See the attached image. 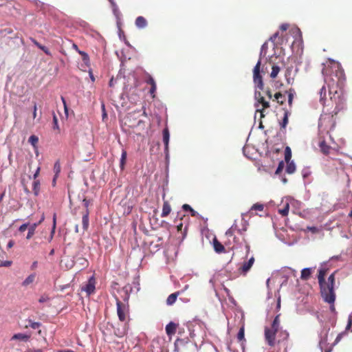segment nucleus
<instances>
[{"instance_id":"nucleus-1","label":"nucleus","mask_w":352,"mask_h":352,"mask_svg":"<svg viewBox=\"0 0 352 352\" xmlns=\"http://www.w3.org/2000/svg\"><path fill=\"white\" fill-rule=\"evenodd\" d=\"M322 74L328 87L330 101L332 104H336L334 113L337 114L344 107L342 87L346 77L344 69L339 63L330 60L329 65L323 68Z\"/></svg>"},{"instance_id":"nucleus-2","label":"nucleus","mask_w":352,"mask_h":352,"mask_svg":"<svg viewBox=\"0 0 352 352\" xmlns=\"http://www.w3.org/2000/svg\"><path fill=\"white\" fill-rule=\"evenodd\" d=\"M261 58L258 60L255 67L253 69V81L256 88L254 92V98L256 100L255 107L257 108L256 112L261 113V117H264L263 112L266 109H268L270 105V101L267 100L263 96L261 91H265L264 84L263 81L262 76L261 75Z\"/></svg>"},{"instance_id":"nucleus-3","label":"nucleus","mask_w":352,"mask_h":352,"mask_svg":"<svg viewBox=\"0 0 352 352\" xmlns=\"http://www.w3.org/2000/svg\"><path fill=\"white\" fill-rule=\"evenodd\" d=\"M265 339L267 344L274 346L276 344H284L289 338V333L280 327V316L277 315L272 321L271 326L265 327Z\"/></svg>"},{"instance_id":"nucleus-4","label":"nucleus","mask_w":352,"mask_h":352,"mask_svg":"<svg viewBox=\"0 0 352 352\" xmlns=\"http://www.w3.org/2000/svg\"><path fill=\"white\" fill-rule=\"evenodd\" d=\"M117 314L119 320L124 322V326L122 330L118 329L116 334L118 337H123L126 334L129 329L128 322L129 321V305L121 302L118 298H116Z\"/></svg>"},{"instance_id":"nucleus-5","label":"nucleus","mask_w":352,"mask_h":352,"mask_svg":"<svg viewBox=\"0 0 352 352\" xmlns=\"http://www.w3.org/2000/svg\"><path fill=\"white\" fill-rule=\"evenodd\" d=\"M336 271L332 273L325 280L320 290L321 296L326 302H335L336 293L334 291L335 286V274Z\"/></svg>"},{"instance_id":"nucleus-6","label":"nucleus","mask_w":352,"mask_h":352,"mask_svg":"<svg viewBox=\"0 0 352 352\" xmlns=\"http://www.w3.org/2000/svg\"><path fill=\"white\" fill-rule=\"evenodd\" d=\"M244 228L241 230L239 228L236 223H234L226 232V236L227 237L226 243L231 246V248H236L237 245L240 243V241L237 235H243V232L245 231Z\"/></svg>"},{"instance_id":"nucleus-7","label":"nucleus","mask_w":352,"mask_h":352,"mask_svg":"<svg viewBox=\"0 0 352 352\" xmlns=\"http://www.w3.org/2000/svg\"><path fill=\"white\" fill-rule=\"evenodd\" d=\"M336 123V120L333 115L324 114L322 115L319 120L320 128H324L327 130V133H329V130L332 129Z\"/></svg>"},{"instance_id":"nucleus-8","label":"nucleus","mask_w":352,"mask_h":352,"mask_svg":"<svg viewBox=\"0 0 352 352\" xmlns=\"http://www.w3.org/2000/svg\"><path fill=\"white\" fill-rule=\"evenodd\" d=\"M264 94L267 96L269 100L276 102L279 104H283L286 100V95L283 94L280 92H276L272 94V91L269 87H267L264 91Z\"/></svg>"},{"instance_id":"nucleus-9","label":"nucleus","mask_w":352,"mask_h":352,"mask_svg":"<svg viewBox=\"0 0 352 352\" xmlns=\"http://www.w3.org/2000/svg\"><path fill=\"white\" fill-rule=\"evenodd\" d=\"M254 261L255 258L253 256H252L248 261H244L243 263H241L240 267L238 268V272L241 274L245 276L252 268Z\"/></svg>"},{"instance_id":"nucleus-10","label":"nucleus","mask_w":352,"mask_h":352,"mask_svg":"<svg viewBox=\"0 0 352 352\" xmlns=\"http://www.w3.org/2000/svg\"><path fill=\"white\" fill-rule=\"evenodd\" d=\"M96 280L94 276H91L88 281L81 287V291L85 292L87 294V296H90L95 292Z\"/></svg>"},{"instance_id":"nucleus-11","label":"nucleus","mask_w":352,"mask_h":352,"mask_svg":"<svg viewBox=\"0 0 352 352\" xmlns=\"http://www.w3.org/2000/svg\"><path fill=\"white\" fill-rule=\"evenodd\" d=\"M318 146L320 148L321 152L325 155H329L330 153L331 150L332 149L330 146L327 145L324 139L321 136L320 137Z\"/></svg>"},{"instance_id":"nucleus-12","label":"nucleus","mask_w":352,"mask_h":352,"mask_svg":"<svg viewBox=\"0 0 352 352\" xmlns=\"http://www.w3.org/2000/svg\"><path fill=\"white\" fill-rule=\"evenodd\" d=\"M43 219H44V217H43L41 218V219L38 223H32V224H29V226L28 227V234H27V236H26L27 239H30L33 236V235L35 233V230H36V227L43 221Z\"/></svg>"},{"instance_id":"nucleus-13","label":"nucleus","mask_w":352,"mask_h":352,"mask_svg":"<svg viewBox=\"0 0 352 352\" xmlns=\"http://www.w3.org/2000/svg\"><path fill=\"white\" fill-rule=\"evenodd\" d=\"M165 195H163V207H162V212L161 214L162 217H167L171 212V206L168 201L164 200Z\"/></svg>"},{"instance_id":"nucleus-14","label":"nucleus","mask_w":352,"mask_h":352,"mask_svg":"<svg viewBox=\"0 0 352 352\" xmlns=\"http://www.w3.org/2000/svg\"><path fill=\"white\" fill-rule=\"evenodd\" d=\"M327 90L325 85H323L322 88L320 90L319 94H320V102L322 105H330L329 104H326L327 102Z\"/></svg>"},{"instance_id":"nucleus-15","label":"nucleus","mask_w":352,"mask_h":352,"mask_svg":"<svg viewBox=\"0 0 352 352\" xmlns=\"http://www.w3.org/2000/svg\"><path fill=\"white\" fill-rule=\"evenodd\" d=\"M177 324L170 322L166 326V333L168 336H171L176 333Z\"/></svg>"},{"instance_id":"nucleus-16","label":"nucleus","mask_w":352,"mask_h":352,"mask_svg":"<svg viewBox=\"0 0 352 352\" xmlns=\"http://www.w3.org/2000/svg\"><path fill=\"white\" fill-rule=\"evenodd\" d=\"M89 210H85L83 213H82V228H83V230L85 231L88 229L89 228Z\"/></svg>"},{"instance_id":"nucleus-17","label":"nucleus","mask_w":352,"mask_h":352,"mask_svg":"<svg viewBox=\"0 0 352 352\" xmlns=\"http://www.w3.org/2000/svg\"><path fill=\"white\" fill-rule=\"evenodd\" d=\"M213 247L217 253L219 254L225 252L224 246L216 238L213 239Z\"/></svg>"},{"instance_id":"nucleus-18","label":"nucleus","mask_w":352,"mask_h":352,"mask_svg":"<svg viewBox=\"0 0 352 352\" xmlns=\"http://www.w3.org/2000/svg\"><path fill=\"white\" fill-rule=\"evenodd\" d=\"M326 274L327 270L325 269H320L318 271V279L320 289H322V285L325 281L324 276Z\"/></svg>"},{"instance_id":"nucleus-19","label":"nucleus","mask_w":352,"mask_h":352,"mask_svg":"<svg viewBox=\"0 0 352 352\" xmlns=\"http://www.w3.org/2000/svg\"><path fill=\"white\" fill-rule=\"evenodd\" d=\"M135 25L138 28H144L147 25V21L142 16H138L135 19Z\"/></svg>"},{"instance_id":"nucleus-20","label":"nucleus","mask_w":352,"mask_h":352,"mask_svg":"<svg viewBox=\"0 0 352 352\" xmlns=\"http://www.w3.org/2000/svg\"><path fill=\"white\" fill-rule=\"evenodd\" d=\"M30 338V336H29V335L19 333L14 334L12 336V337L11 338V340H22L24 342H27L29 340Z\"/></svg>"},{"instance_id":"nucleus-21","label":"nucleus","mask_w":352,"mask_h":352,"mask_svg":"<svg viewBox=\"0 0 352 352\" xmlns=\"http://www.w3.org/2000/svg\"><path fill=\"white\" fill-rule=\"evenodd\" d=\"M162 133H163V141H164V143L165 145V149L168 150L169 138H170L168 129L167 127L164 128Z\"/></svg>"},{"instance_id":"nucleus-22","label":"nucleus","mask_w":352,"mask_h":352,"mask_svg":"<svg viewBox=\"0 0 352 352\" xmlns=\"http://www.w3.org/2000/svg\"><path fill=\"white\" fill-rule=\"evenodd\" d=\"M179 294H180V292H176L173 293L170 295H169L166 299V304L168 305H173L175 302Z\"/></svg>"},{"instance_id":"nucleus-23","label":"nucleus","mask_w":352,"mask_h":352,"mask_svg":"<svg viewBox=\"0 0 352 352\" xmlns=\"http://www.w3.org/2000/svg\"><path fill=\"white\" fill-rule=\"evenodd\" d=\"M311 268H304L301 271L300 278L303 280H307L311 276Z\"/></svg>"},{"instance_id":"nucleus-24","label":"nucleus","mask_w":352,"mask_h":352,"mask_svg":"<svg viewBox=\"0 0 352 352\" xmlns=\"http://www.w3.org/2000/svg\"><path fill=\"white\" fill-rule=\"evenodd\" d=\"M289 116V112L287 110H285L284 117L283 118L282 122L280 123L281 129H284V131L285 130V128L288 124Z\"/></svg>"},{"instance_id":"nucleus-25","label":"nucleus","mask_w":352,"mask_h":352,"mask_svg":"<svg viewBox=\"0 0 352 352\" xmlns=\"http://www.w3.org/2000/svg\"><path fill=\"white\" fill-rule=\"evenodd\" d=\"M237 339H238L239 342H240L241 343V344H243L245 342L244 325H243L240 328V329L238 332V334H237Z\"/></svg>"},{"instance_id":"nucleus-26","label":"nucleus","mask_w":352,"mask_h":352,"mask_svg":"<svg viewBox=\"0 0 352 352\" xmlns=\"http://www.w3.org/2000/svg\"><path fill=\"white\" fill-rule=\"evenodd\" d=\"M36 274H32L29 275L22 283V285L24 287H27L31 283H32L35 280Z\"/></svg>"},{"instance_id":"nucleus-27","label":"nucleus","mask_w":352,"mask_h":352,"mask_svg":"<svg viewBox=\"0 0 352 352\" xmlns=\"http://www.w3.org/2000/svg\"><path fill=\"white\" fill-rule=\"evenodd\" d=\"M127 153L125 150H122L120 162V167L121 170H124L126 162Z\"/></svg>"},{"instance_id":"nucleus-28","label":"nucleus","mask_w":352,"mask_h":352,"mask_svg":"<svg viewBox=\"0 0 352 352\" xmlns=\"http://www.w3.org/2000/svg\"><path fill=\"white\" fill-rule=\"evenodd\" d=\"M296 171V166L292 161L287 162L286 172L288 174H293Z\"/></svg>"},{"instance_id":"nucleus-29","label":"nucleus","mask_w":352,"mask_h":352,"mask_svg":"<svg viewBox=\"0 0 352 352\" xmlns=\"http://www.w3.org/2000/svg\"><path fill=\"white\" fill-rule=\"evenodd\" d=\"M40 181L39 180H34L32 184V190L34 192V194L37 196L40 192Z\"/></svg>"},{"instance_id":"nucleus-30","label":"nucleus","mask_w":352,"mask_h":352,"mask_svg":"<svg viewBox=\"0 0 352 352\" xmlns=\"http://www.w3.org/2000/svg\"><path fill=\"white\" fill-rule=\"evenodd\" d=\"M289 210V204L287 202L283 208L278 209V213L280 214L282 216L285 217L288 214Z\"/></svg>"},{"instance_id":"nucleus-31","label":"nucleus","mask_w":352,"mask_h":352,"mask_svg":"<svg viewBox=\"0 0 352 352\" xmlns=\"http://www.w3.org/2000/svg\"><path fill=\"white\" fill-rule=\"evenodd\" d=\"M280 70V68L279 66L274 65L272 67L270 77L272 78H275L277 76L278 74L279 73Z\"/></svg>"},{"instance_id":"nucleus-32","label":"nucleus","mask_w":352,"mask_h":352,"mask_svg":"<svg viewBox=\"0 0 352 352\" xmlns=\"http://www.w3.org/2000/svg\"><path fill=\"white\" fill-rule=\"evenodd\" d=\"M292 158V150L289 146H287L285 150V160L289 162Z\"/></svg>"},{"instance_id":"nucleus-33","label":"nucleus","mask_w":352,"mask_h":352,"mask_svg":"<svg viewBox=\"0 0 352 352\" xmlns=\"http://www.w3.org/2000/svg\"><path fill=\"white\" fill-rule=\"evenodd\" d=\"M263 208H264V206L261 204H258V203H256V204H254L250 210V212L251 214H252V211L253 210H258V211H263Z\"/></svg>"},{"instance_id":"nucleus-34","label":"nucleus","mask_w":352,"mask_h":352,"mask_svg":"<svg viewBox=\"0 0 352 352\" xmlns=\"http://www.w3.org/2000/svg\"><path fill=\"white\" fill-rule=\"evenodd\" d=\"M60 170H61L60 164V162L58 160L54 163V172L56 175V177H58V175L60 172Z\"/></svg>"},{"instance_id":"nucleus-35","label":"nucleus","mask_w":352,"mask_h":352,"mask_svg":"<svg viewBox=\"0 0 352 352\" xmlns=\"http://www.w3.org/2000/svg\"><path fill=\"white\" fill-rule=\"evenodd\" d=\"M28 141L32 146H36L38 142V138L36 135H32L29 138Z\"/></svg>"},{"instance_id":"nucleus-36","label":"nucleus","mask_w":352,"mask_h":352,"mask_svg":"<svg viewBox=\"0 0 352 352\" xmlns=\"http://www.w3.org/2000/svg\"><path fill=\"white\" fill-rule=\"evenodd\" d=\"M146 79L145 80V82L148 85L152 86L153 85L155 84V80L149 74L146 73Z\"/></svg>"},{"instance_id":"nucleus-37","label":"nucleus","mask_w":352,"mask_h":352,"mask_svg":"<svg viewBox=\"0 0 352 352\" xmlns=\"http://www.w3.org/2000/svg\"><path fill=\"white\" fill-rule=\"evenodd\" d=\"M284 166H285L284 162L283 161L280 162L278 164V166L276 170L275 173L276 175H279L283 171Z\"/></svg>"},{"instance_id":"nucleus-38","label":"nucleus","mask_w":352,"mask_h":352,"mask_svg":"<svg viewBox=\"0 0 352 352\" xmlns=\"http://www.w3.org/2000/svg\"><path fill=\"white\" fill-rule=\"evenodd\" d=\"M30 327L33 329H36L41 327V324L38 322H33L31 320H29Z\"/></svg>"},{"instance_id":"nucleus-39","label":"nucleus","mask_w":352,"mask_h":352,"mask_svg":"<svg viewBox=\"0 0 352 352\" xmlns=\"http://www.w3.org/2000/svg\"><path fill=\"white\" fill-rule=\"evenodd\" d=\"M294 98V90L289 89L288 92V103L289 106H292Z\"/></svg>"},{"instance_id":"nucleus-40","label":"nucleus","mask_w":352,"mask_h":352,"mask_svg":"<svg viewBox=\"0 0 352 352\" xmlns=\"http://www.w3.org/2000/svg\"><path fill=\"white\" fill-rule=\"evenodd\" d=\"M53 124H54L53 128L54 129H56L58 130L59 127H58V118L54 113H53Z\"/></svg>"},{"instance_id":"nucleus-41","label":"nucleus","mask_w":352,"mask_h":352,"mask_svg":"<svg viewBox=\"0 0 352 352\" xmlns=\"http://www.w3.org/2000/svg\"><path fill=\"white\" fill-rule=\"evenodd\" d=\"M56 221V214H54V217H53V226H52V232H51V239H52L53 235H54V232H55Z\"/></svg>"},{"instance_id":"nucleus-42","label":"nucleus","mask_w":352,"mask_h":352,"mask_svg":"<svg viewBox=\"0 0 352 352\" xmlns=\"http://www.w3.org/2000/svg\"><path fill=\"white\" fill-rule=\"evenodd\" d=\"M156 89H157L156 83L153 85L152 86H151L149 93L151 94V95L152 96L153 98L155 97V93L156 91Z\"/></svg>"},{"instance_id":"nucleus-43","label":"nucleus","mask_w":352,"mask_h":352,"mask_svg":"<svg viewBox=\"0 0 352 352\" xmlns=\"http://www.w3.org/2000/svg\"><path fill=\"white\" fill-rule=\"evenodd\" d=\"M12 264V261H0V267H9Z\"/></svg>"},{"instance_id":"nucleus-44","label":"nucleus","mask_w":352,"mask_h":352,"mask_svg":"<svg viewBox=\"0 0 352 352\" xmlns=\"http://www.w3.org/2000/svg\"><path fill=\"white\" fill-rule=\"evenodd\" d=\"M40 50H41L45 54H47L48 56H51V52H50L49 49L47 47H46L45 46L41 45V47H40Z\"/></svg>"},{"instance_id":"nucleus-45","label":"nucleus","mask_w":352,"mask_h":352,"mask_svg":"<svg viewBox=\"0 0 352 352\" xmlns=\"http://www.w3.org/2000/svg\"><path fill=\"white\" fill-rule=\"evenodd\" d=\"M307 229L309 231H311L313 233H317L319 232V230L317 227L315 226H308Z\"/></svg>"},{"instance_id":"nucleus-46","label":"nucleus","mask_w":352,"mask_h":352,"mask_svg":"<svg viewBox=\"0 0 352 352\" xmlns=\"http://www.w3.org/2000/svg\"><path fill=\"white\" fill-rule=\"evenodd\" d=\"M279 36V32H277L276 33H274L270 38V41H271L273 43H275L276 42V38L278 37Z\"/></svg>"},{"instance_id":"nucleus-47","label":"nucleus","mask_w":352,"mask_h":352,"mask_svg":"<svg viewBox=\"0 0 352 352\" xmlns=\"http://www.w3.org/2000/svg\"><path fill=\"white\" fill-rule=\"evenodd\" d=\"M28 226L29 223H23L19 227V231L23 232L28 228Z\"/></svg>"},{"instance_id":"nucleus-48","label":"nucleus","mask_w":352,"mask_h":352,"mask_svg":"<svg viewBox=\"0 0 352 352\" xmlns=\"http://www.w3.org/2000/svg\"><path fill=\"white\" fill-rule=\"evenodd\" d=\"M289 28V25L287 23H283L280 25L279 29L284 32L286 31Z\"/></svg>"},{"instance_id":"nucleus-49","label":"nucleus","mask_w":352,"mask_h":352,"mask_svg":"<svg viewBox=\"0 0 352 352\" xmlns=\"http://www.w3.org/2000/svg\"><path fill=\"white\" fill-rule=\"evenodd\" d=\"M49 298L48 296H42L39 300H38V302H41V303H43V302H47L49 300Z\"/></svg>"},{"instance_id":"nucleus-50","label":"nucleus","mask_w":352,"mask_h":352,"mask_svg":"<svg viewBox=\"0 0 352 352\" xmlns=\"http://www.w3.org/2000/svg\"><path fill=\"white\" fill-rule=\"evenodd\" d=\"M82 60L84 61V63H85V65H87L89 63V58L88 54H85L84 56L82 57Z\"/></svg>"},{"instance_id":"nucleus-51","label":"nucleus","mask_w":352,"mask_h":352,"mask_svg":"<svg viewBox=\"0 0 352 352\" xmlns=\"http://www.w3.org/2000/svg\"><path fill=\"white\" fill-rule=\"evenodd\" d=\"M82 202H83V205L86 209L85 210H88V207H89V205L90 203L89 200L85 198V199H83Z\"/></svg>"},{"instance_id":"nucleus-52","label":"nucleus","mask_w":352,"mask_h":352,"mask_svg":"<svg viewBox=\"0 0 352 352\" xmlns=\"http://www.w3.org/2000/svg\"><path fill=\"white\" fill-rule=\"evenodd\" d=\"M182 208L185 211H190V210L192 209L191 206L190 205H188V204H184L182 206Z\"/></svg>"},{"instance_id":"nucleus-53","label":"nucleus","mask_w":352,"mask_h":352,"mask_svg":"<svg viewBox=\"0 0 352 352\" xmlns=\"http://www.w3.org/2000/svg\"><path fill=\"white\" fill-rule=\"evenodd\" d=\"M30 40L36 47H38L40 49V47L42 45L41 44H40L36 39L33 38H30Z\"/></svg>"},{"instance_id":"nucleus-54","label":"nucleus","mask_w":352,"mask_h":352,"mask_svg":"<svg viewBox=\"0 0 352 352\" xmlns=\"http://www.w3.org/2000/svg\"><path fill=\"white\" fill-rule=\"evenodd\" d=\"M36 111H37V106H36V104L34 103V109H33V113H32L34 119H35L36 118V116H37Z\"/></svg>"},{"instance_id":"nucleus-55","label":"nucleus","mask_w":352,"mask_h":352,"mask_svg":"<svg viewBox=\"0 0 352 352\" xmlns=\"http://www.w3.org/2000/svg\"><path fill=\"white\" fill-rule=\"evenodd\" d=\"M342 333L338 334L335 340L334 344L338 343L340 342V340L342 339Z\"/></svg>"},{"instance_id":"nucleus-56","label":"nucleus","mask_w":352,"mask_h":352,"mask_svg":"<svg viewBox=\"0 0 352 352\" xmlns=\"http://www.w3.org/2000/svg\"><path fill=\"white\" fill-rule=\"evenodd\" d=\"M40 169H41V168H40V167H38V168L36 169V170L35 173L34 174V175H33V179H34V180H36V179L37 178V177H38V175H39Z\"/></svg>"},{"instance_id":"nucleus-57","label":"nucleus","mask_w":352,"mask_h":352,"mask_svg":"<svg viewBox=\"0 0 352 352\" xmlns=\"http://www.w3.org/2000/svg\"><path fill=\"white\" fill-rule=\"evenodd\" d=\"M329 304H330V309L332 312H334L335 310H336V308H335V306H334V302H328Z\"/></svg>"},{"instance_id":"nucleus-58","label":"nucleus","mask_w":352,"mask_h":352,"mask_svg":"<svg viewBox=\"0 0 352 352\" xmlns=\"http://www.w3.org/2000/svg\"><path fill=\"white\" fill-rule=\"evenodd\" d=\"M190 214L192 217H197L198 215V213L192 208L190 210Z\"/></svg>"},{"instance_id":"nucleus-59","label":"nucleus","mask_w":352,"mask_h":352,"mask_svg":"<svg viewBox=\"0 0 352 352\" xmlns=\"http://www.w3.org/2000/svg\"><path fill=\"white\" fill-rule=\"evenodd\" d=\"M61 100H62V101L63 102V104H64L65 111L67 113V107L65 100V98L63 97H61Z\"/></svg>"},{"instance_id":"nucleus-60","label":"nucleus","mask_w":352,"mask_h":352,"mask_svg":"<svg viewBox=\"0 0 352 352\" xmlns=\"http://www.w3.org/2000/svg\"><path fill=\"white\" fill-rule=\"evenodd\" d=\"M14 245V241H10L8 243V248H12V246Z\"/></svg>"},{"instance_id":"nucleus-61","label":"nucleus","mask_w":352,"mask_h":352,"mask_svg":"<svg viewBox=\"0 0 352 352\" xmlns=\"http://www.w3.org/2000/svg\"><path fill=\"white\" fill-rule=\"evenodd\" d=\"M113 81H114L113 78H111L110 79V80H109V85L110 87H113V86H114Z\"/></svg>"},{"instance_id":"nucleus-62","label":"nucleus","mask_w":352,"mask_h":352,"mask_svg":"<svg viewBox=\"0 0 352 352\" xmlns=\"http://www.w3.org/2000/svg\"><path fill=\"white\" fill-rule=\"evenodd\" d=\"M36 267H37V261L33 262L32 267H31L32 269L33 270V269L36 268Z\"/></svg>"},{"instance_id":"nucleus-63","label":"nucleus","mask_w":352,"mask_h":352,"mask_svg":"<svg viewBox=\"0 0 352 352\" xmlns=\"http://www.w3.org/2000/svg\"><path fill=\"white\" fill-rule=\"evenodd\" d=\"M58 352H75L71 349H66V350H60V351H58Z\"/></svg>"},{"instance_id":"nucleus-64","label":"nucleus","mask_w":352,"mask_h":352,"mask_svg":"<svg viewBox=\"0 0 352 352\" xmlns=\"http://www.w3.org/2000/svg\"><path fill=\"white\" fill-rule=\"evenodd\" d=\"M182 226H183V224H182V223H179L178 226H177V230H178V231L182 230Z\"/></svg>"}]
</instances>
